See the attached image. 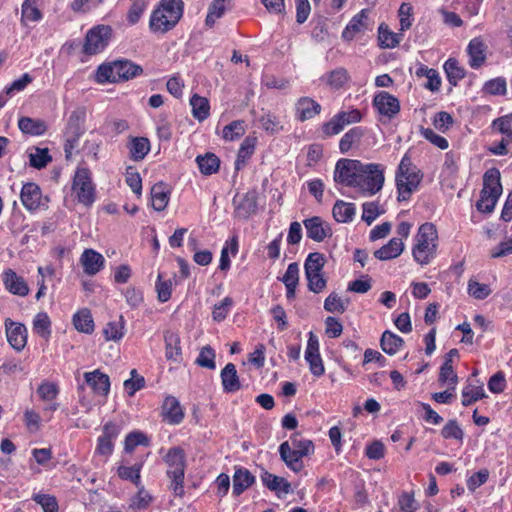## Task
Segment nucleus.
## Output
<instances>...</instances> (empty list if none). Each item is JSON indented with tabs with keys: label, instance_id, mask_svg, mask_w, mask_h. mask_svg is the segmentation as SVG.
I'll use <instances>...</instances> for the list:
<instances>
[{
	"label": "nucleus",
	"instance_id": "774afa93",
	"mask_svg": "<svg viewBox=\"0 0 512 512\" xmlns=\"http://www.w3.org/2000/svg\"><path fill=\"white\" fill-rule=\"evenodd\" d=\"M398 506L401 512H415L419 504L414 499L413 493L403 492L398 498Z\"/></svg>",
	"mask_w": 512,
	"mask_h": 512
},
{
	"label": "nucleus",
	"instance_id": "a878e982",
	"mask_svg": "<svg viewBox=\"0 0 512 512\" xmlns=\"http://www.w3.org/2000/svg\"><path fill=\"white\" fill-rule=\"evenodd\" d=\"M255 482V477L245 468H238L233 475V494L241 495L247 488Z\"/></svg>",
	"mask_w": 512,
	"mask_h": 512
},
{
	"label": "nucleus",
	"instance_id": "5fc2aeb1",
	"mask_svg": "<svg viewBox=\"0 0 512 512\" xmlns=\"http://www.w3.org/2000/svg\"><path fill=\"white\" fill-rule=\"evenodd\" d=\"M215 351L210 345L204 346L195 361L197 365L203 368L213 370L216 368Z\"/></svg>",
	"mask_w": 512,
	"mask_h": 512
},
{
	"label": "nucleus",
	"instance_id": "423d86ee",
	"mask_svg": "<svg viewBox=\"0 0 512 512\" xmlns=\"http://www.w3.org/2000/svg\"><path fill=\"white\" fill-rule=\"evenodd\" d=\"M73 190L80 203L89 206L95 200V188L87 168H78L73 180Z\"/></svg>",
	"mask_w": 512,
	"mask_h": 512
},
{
	"label": "nucleus",
	"instance_id": "e2e57ef3",
	"mask_svg": "<svg viewBox=\"0 0 512 512\" xmlns=\"http://www.w3.org/2000/svg\"><path fill=\"white\" fill-rule=\"evenodd\" d=\"M142 465H134L132 467L120 466L118 468V475L121 479L130 480L136 486L140 484V470Z\"/></svg>",
	"mask_w": 512,
	"mask_h": 512
},
{
	"label": "nucleus",
	"instance_id": "ddd939ff",
	"mask_svg": "<svg viewBox=\"0 0 512 512\" xmlns=\"http://www.w3.org/2000/svg\"><path fill=\"white\" fill-rule=\"evenodd\" d=\"M20 198L23 206L29 211H35L41 205H44L42 203L41 189L37 184L33 182H29L23 185Z\"/></svg>",
	"mask_w": 512,
	"mask_h": 512
},
{
	"label": "nucleus",
	"instance_id": "052dcab7",
	"mask_svg": "<svg viewBox=\"0 0 512 512\" xmlns=\"http://www.w3.org/2000/svg\"><path fill=\"white\" fill-rule=\"evenodd\" d=\"M441 435L444 439H455L462 441L464 432L456 420H449L441 430Z\"/></svg>",
	"mask_w": 512,
	"mask_h": 512
},
{
	"label": "nucleus",
	"instance_id": "49530a36",
	"mask_svg": "<svg viewBox=\"0 0 512 512\" xmlns=\"http://www.w3.org/2000/svg\"><path fill=\"white\" fill-rule=\"evenodd\" d=\"M349 78L348 71L345 68L339 67L329 72L325 77V81L332 89H340L349 80Z\"/></svg>",
	"mask_w": 512,
	"mask_h": 512
},
{
	"label": "nucleus",
	"instance_id": "f8f14e48",
	"mask_svg": "<svg viewBox=\"0 0 512 512\" xmlns=\"http://www.w3.org/2000/svg\"><path fill=\"white\" fill-rule=\"evenodd\" d=\"M303 224L307 237L315 242H322L326 237L332 235L331 227L318 216L305 219Z\"/></svg>",
	"mask_w": 512,
	"mask_h": 512
},
{
	"label": "nucleus",
	"instance_id": "79ce46f5",
	"mask_svg": "<svg viewBox=\"0 0 512 512\" xmlns=\"http://www.w3.org/2000/svg\"><path fill=\"white\" fill-rule=\"evenodd\" d=\"M125 321L123 316L119 320L111 321L103 329L104 337L107 341H119L124 336Z\"/></svg>",
	"mask_w": 512,
	"mask_h": 512
},
{
	"label": "nucleus",
	"instance_id": "0e129e2a",
	"mask_svg": "<svg viewBox=\"0 0 512 512\" xmlns=\"http://www.w3.org/2000/svg\"><path fill=\"white\" fill-rule=\"evenodd\" d=\"M37 393L42 400L51 401L57 397V395L59 393V389L55 383L43 381L39 385V387L37 389Z\"/></svg>",
	"mask_w": 512,
	"mask_h": 512
},
{
	"label": "nucleus",
	"instance_id": "7ed1b4c3",
	"mask_svg": "<svg viewBox=\"0 0 512 512\" xmlns=\"http://www.w3.org/2000/svg\"><path fill=\"white\" fill-rule=\"evenodd\" d=\"M422 180V174L412 163L411 159L405 155L396 172V186L398 190V201H406L410 198L413 191L417 189Z\"/></svg>",
	"mask_w": 512,
	"mask_h": 512
},
{
	"label": "nucleus",
	"instance_id": "de8ad7c7",
	"mask_svg": "<svg viewBox=\"0 0 512 512\" xmlns=\"http://www.w3.org/2000/svg\"><path fill=\"white\" fill-rule=\"evenodd\" d=\"M291 447L296 450V456H309L314 453V444L309 439H300L299 433H295L291 436Z\"/></svg>",
	"mask_w": 512,
	"mask_h": 512
},
{
	"label": "nucleus",
	"instance_id": "4be33fe9",
	"mask_svg": "<svg viewBox=\"0 0 512 512\" xmlns=\"http://www.w3.org/2000/svg\"><path fill=\"white\" fill-rule=\"evenodd\" d=\"M261 480L269 490L274 491L278 496L280 492L284 494L291 492V484L283 477L276 476L264 470L261 473Z\"/></svg>",
	"mask_w": 512,
	"mask_h": 512
},
{
	"label": "nucleus",
	"instance_id": "72a5a7b5",
	"mask_svg": "<svg viewBox=\"0 0 512 512\" xmlns=\"http://www.w3.org/2000/svg\"><path fill=\"white\" fill-rule=\"evenodd\" d=\"M199 170L204 175H211L216 173L220 167V159L214 153H206L199 155L196 158Z\"/></svg>",
	"mask_w": 512,
	"mask_h": 512
},
{
	"label": "nucleus",
	"instance_id": "6e6552de",
	"mask_svg": "<svg viewBox=\"0 0 512 512\" xmlns=\"http://www.w3.org/2000/svg\"><path fill=\"white\" fill-rule=\"evenodd\" d=\"M360 169H362L361 161L340 159L335 166L334 181L348 187H354Z\"/></svg>",
	"mask_w": 512,
	"mask_h": 512
},
{
	"label": "nucleus",
	"instance_id": "338daca9",
	"mask_svg": "<svg viewBox=\"0 0 512 512\" xmlns=\"http://www.w3.org/2000/svg\"><path fill=\"white\" fill-rule=\"evenodd\" d=\"M492 128L496 129L501 134L508 135L512 138V114L495 119L492 122Z\"/></svg>",
	"mask_w": 512,
	"mask_h": 512
},
{
	"label": "nucleus",
	"instance_id": "c85d7f7f",
	"mask_svg": "<svg viewBox=\"0 0 512 512\" xmlns=\"http://www.w3.org/2000/svg\"><path fill=\"white\" fill-rule=\"evenodd\" d=\"M18 127L22 133L32 136H40L47 131V125L43 120L30 117H21L18 120Z\"/></svg>",
	"mask_w": 512,
	"mask_h": 512
},
{
	"label": "nucleus",
	"instance_id": "a18cd8bd",
	"mask_svg": "<svg viewBox=\"0 0 512 512\" xmlns=\"http://www.w3.org/2000/svg\"><path fill=\"white\" fill-rule=\"evenodd\" d=\"M34 152L29 154V164L36 169L45 168L52 161L48 148L35 147Z\"/></svg>",
	"mask_w": 512,
	"mask_h": 512
},
{
	"label": "nucleus",
	"instance_id": "412c9836",
	"mask_svg": "<svg viewBox=\"0 0 512 512\" xmlns=\"http://www.w3.org/2000/svg\"><path fill=\"white\" fill-rule=\"evenodd\" d=\"M164 340L166 359L174 361L176 363L180 362L182 351L180 346L179 335L172 331H166L164 334Z\"/></svg>",
	"mask_w": 512,
	"mask_h": 512
},
{
	"label": "nucleus",
	"instance_id": "3c124183",
	"mask_svg": "<svg viewBox=\"0 0 512 512\" xmlns=\"http://www.w3.org/2000/svg\"><path fill=\"white\" fill-rule=\"evenodd\" d=\"M501 194L489 193V190H481L480 199L476 203L479 211L490 213L494 210Z\"/></svg>",
	"mask_w": 512,
	"mask_h": 512
},
{
	"label": "nucleus",
	"instance_id": "ea45409f",
	"mask_svg": "<svg viewBox=\"0 0 512 512\" xmlns=\"http://www.w3.org/2000/svg\"><path fill=\"white\" fill-rule=\"evenodd\" d=\"M237 212L243 218L249 217L257 211V196L256 192H247L239 204L237 205Z\"/></svg>",
	"mask_w": 512,
	"mask_h": 512
},
{
	"label": "nucleus",
	"instance_id": "f3484780",
	"mask_svg": "<svg viewBox=\"0 0 512 512\" xmlns=\"http://www.w3.org/2000/svg\"><path fill=\"white\" fill-rule=\"evenodd\" d=\"M3 283L6 289L12 294L26 296L29 288L25 280L18 276L12 269H7L3 273Z\"/></svg>",
	"mask_w": 512,
	"mask_h": 512
},
{
	"label": "nucleus",
	"instance_id": "9b49d317",
	"mask_svg": "<svg viewBox=\"0 0 512 512\" xmlns=\"http://www.w3.org/2000/svg\"><path fill=\"white\" fill-rule=\"evenodd\" d=\"M6 334L9 344L16 350L21 351L27 343V329L24 324L16 323L6 319Z\"/></svg>",
	"mask_w": 512,
	"mask_h": 512
},
{
	"label": "nucleus",
	"instance_id": "f03ea898",
	"mask_svg": "<svg viewBox=\"0 0 512 512\" xmlns=\"http://www.w3.org/2000/svg\"><path fill=\"white\" fill-rule=\"evenodd\" d=\"M438 233L435 225L430 222L422 224L416 235V244L412 254L420 265H427L434 258L437 250Z\"/></svg>",
	"mask_w": 512,
	"mask_h": 512
},
{
	"label": "nucleus",
	"instance_id": "6ab92c4d",
	"mask_svg": "<svg viewBox=\"0 0 512 512\" xmlns=\"http://www.w3.org/2000/svg\"><path fill=\"white\" fill-rule=\"evenodd\" d=\"M487 46L479 37L473 38L467 47V52L470 56L469 64L472 68L481 67L486 60Z\"/></svg>",
	"mask_w": 512,
	"mask_h": 512
},
{
	"label": "nucleus",
	"instance_id": "4c0bfd02",
	"mask_svg": "<svg viewBox=\"0 0 512 512\" xmlns=\"http://www.w3.org/2000/svg\"><path fill=\"white\" fill-rule=\"evenodd\" d=\"M190 105L192 106V114L194 118L199 121H203L208 118L210 105L207 98L194 94L190 99Z\"/></svg>",
	"mask_w": 512,
	"mask_h": 512
},
{
	"label": "nucleus",
	"instance_id": "58836bf2",
	"mask_svg": "<svg viewBox=\"0 0 512 512\" xmlns=\"http://www.w3.org/2000/svg\"><path fill=\"white\" fill-rule=\"evenodd\" d=\"M444 70L449 83L456 86L457 83L465 77V69L460 66L459 62L454 58H449L444 64Z\"/></svg>",
	"mask_w": 512,
	"mask_h": 512
},
{
	"label": "nucleus",
	"instance_id": "f257e3e1",
	"mask_svg": "<svg viewBox=\"0 0 512 512\" xmlns=\"http://www.w3.org/2000/svg\"><path fill=\"white\" fill-rule=\"evenodd\" d=\"M143 74V68L129 59H117L101 64L96 73L99 83L126 82Z\"/></svg>",
	"mask_w": 512,
	"mask_h": 512
},
{
	"label": "nucleus",
	"instance_id": "0eeeda50",
	"mask_svg": "<svg viewBox=\"0 0 512 512\" xmlns=\"http://www.w3.org/2000/svg\"><path fill=\"white\" fill-rule=\"evenodd\" d=\"M111 35L112 29L110 26L98 25L90 29L85 37L83 52L93 55L102 51L108 45Z\"/></svg>",
	"mask_w": 512,
	"mask_h": 512
},
{
	"label": "nucleus",
	"instance_id": "b1692460",
	"mask_svg": "<svg viewBox=\"0 0 512 512\" xmlns=\"http://www.w3.org/2000/svg\"><path fill=\"white\" fill-rule=\"evenodd\" d=\"M296 111L300 121H306L318 115L321 111V106L312 98L303 97L298 100L296 104Z\"/></svg>",
	"mask_w": 512,
	"mask_h": 512
},
{
	"label": "nucleus",
	"instance_id": "6e6d98bb",
	"mask_svg": "<svg viewBox=\"0 0 512 512\" xmlns=\"http://www.w3.org/2000/svg\"><path fill=\"white\" fill-rule=\"evenodd\" d=\"M324 264L325 259L323 254L319 252L310 253L304 264L305 275H309L311 272H321Z\"/></svg>",
	"mask_w": 512,
	"mask_h": 512
},
{
	"label": "nucleus",
	"instance_id": "69168bd1",
	"mask_svg": "<svg viewBox=\"0 0 512 512\" xmlns=\"http://www.w3.org/2000/svg\"><path fill=\"white\" fill-rule=\"evenodd\" d=\"M468 293L475 299L483 300L491 293L488 285L470 280L468 282Z\"/></svg>",
	"mask_w": 512,
	"mask_h": 512
},
{
	"label": "nucleus",
	"instance_id": "09e8293b",
	"mask_svg": "<svg viewBox=\"0 0 512 512\" xmlns=\"http://www.w3.org/2000/svg\"><path fill=\"white\" fill-rule=\"evenodd\" d=\"M378 40L382 48H394L400 42L399 35L391 32L384 23L379 26Z\"/></svg>",
	"mask_w": 512,
	"mask_h": 512
},
{
	"label": "nucleus",
	"instance_id": "13d9d810",
	"mask_svg": "<svg viewBox=\"0 0 512 512\" xmlns=\"http://www.w3.org/2000/svg\"><path fill=\"white\" fill-rule=\"evenodd\" d=\"M138 445H149L148 437L142 432H131L125 438L124 449L127 453H131Z\"/></svg>",
	"mask_w": 512,
	"mask_h": 512
},
{
	"label": "nucleus",
	"instance_id": "8fccbe9b",
	"mask_svg": "<svg viewBox=\"0 0 512 512\" xmlns=\"http://www.w3.org/2000/svg\"><path fill=\"white\" fill-rule=\"evenodd\" d=\"M222 134L226 141L239 139L245 134V122L243 120L232 121L223 128Z\"/></svg>",
	"mask_w": 512,
	"mask_h": 512
},
{
	"label": "nucleus",
	"instance_id": "a19ab883",
	"mask_svg": "<svg viewBox=\"0 0 512 512\" xmlns=\"http://www.w3.org/2000/svg\"><path fill=\"white\" fill-rule=\"evenodd\" d=\"M482 190H489V193L501 194L500 172L497 168L489 169L483 177Z\"/></svg>",
	"mask_w": 512,
	"mask_h": 512
},
{
	"label": "nucleus",
	"instance_id": "2eb2a0df",
	"mask_svg": "<svg viewBox=\"0 0 512 512\" xmlns=\"http://www.w3.org/2000/svg\"><path fill=\"white\" fill-rule=\"evenodd\" d=\"M84 378L95 393L107 396L110 390V380L107 374L97 369L92 372H86Z\"/></svg>",
	"mask_w": 512,
	"mask_h": 512
},
{
	"label": "nucleus",
	"instance_id": "c03bdc74",
	"mask_svg": "<svg viewBox=\"0 0 512 512\" xmlns=\"http://www.w3.org/2000/svg\"><path fill=\"white\" fill-rule=\"evenodd\" d=\"M51 321L46 312H39L33 320L34 331L42 338L48 339L51 335Z\"/></svg>",
	"mask_w": 512,
	"mask_h": 512
},
{
	"label": "nucleus",
	"instance_id": "c9c22d12",
	"mask_svg": "<svg viewBox=\"0 0 512 512\" xmlns=\"http://www.w3.org/2000/svg\"><path fill=\"white\" fill-rule=\"evenodd\" d=\"M368 15L362 10L358 15L352 18L346 29L343 31V38L351 40L357 32L367 28Z\"/></svg>",
	"mask_w": 512,
	"mask_h": 512
},
{
	"label": "nucleus",
	"instance_id": "cd10ccee",
	"mask_svg": "<svg viewBox=\"0 0 512 512\" xmlns=\"http://www.w3.org/2000/svg\"><path fill=\"white\" fill-rule=\"evenodd\" d=\"M404 249V244L400 238H392L386 245L374 252V256L382 261L398 257Z\"/></svg>",
	"mask_w": 512,
	"mask_h": 512
},
{
	"label": "nucleus",
	"instance_id": "20e7f679",
	"mask_svg": "<svg viewBox=\"0 0 512 512\" xmlns=\"http://www.w3.org/2000/svg\"><path fill=\"white\" fill-rule=\"evenodd\" d=\"M168 466L167 476L170 479L169 488L175 496H184L185 453L180 447L170 448L164 457Z\"/></svg>",
	"mask_w": 512,
	"mask_h": 512
},
{
	"label": "nucleus",
	"instance_id": "680f3d73",
	"mask_svg": "<svg viewBox=\"0 0 512 512\" xmlns=\"http://www.w3.org/2000/svg\"><path fill=\"white\" fill-rule=\"evenodd\" d=\"M483 91L489 95H505L506 81L502 77L491 79L484 84Z\"/></svg>",
	"mask_w": 512,
	"mask_h": 512
},
{
	"label": "nucleus",
	"instance_id": "39448f33",
	"mask_svg": "<svg viewBox=\"0 0 512 512\" xmlns=\"http://www.w3.org/2000/svg\"><path fill=\"white\" fill-rule=\"evenodd\" d=\"M384 184V170L380 164H363L354 188L367 195L379 192Z\"/></svg>",
	"mask_w": 512,
	"mask_h": 512
},
{
	"label": "nucleus",
	"instance_id": "a211bd4d",
	"mask_svg": "<svg viewBox=\"0 0 512 512\" xmlns=\"http://www.w3.org/2000/svg\"><path fill=\"white\" fill-rule=\"evenodd\" d=\"M84 272L95 275L104 265V257L93 249H85L80 258Z\"/></svg>",
	"mask_w": 512,
	"mask_h": 512
},
{
	"label": "nucleus",
	"instance_id": "bf43d9fd",
	"mask_svg": "<svg viewBox=\"0 0 512 512\" xmlns=\"http://www.w3.org/2000/svg\"><path fill=\"white\" fill-rule=\"evenodd\" d=\"M457 380L458 377L454 372L453 366L451 364V359H445L444 363L440 368L439 381L443 384L447 383L451 385L452 388H454L457 383Z\"/></svg>",
	"mask_w": 512,
	"mask_h": 512
},
{
	"label": "nucleus",
	"instance_id": "9d476101",
	"mask_svg": "<svg viewBox=\"0 0 512 512\" xmlns=\"http://www.w3.org/2000/svg\"><path fill=\"white\" fill-rule=\"evenodd\" d=\"M373 106L381 116L388 120L394 118L400 112L399 100L386 91H380L374 96Z\"/></svg>",
	"mask_w": 512,
	"mask_h": 512
},
{
	"label": "nucleus",
	"instance_id": "7c9ffc66",
	"mask_svg": "<svg viewBox=\"0 0 512 512\" xmlns=\"http://www.w3.org/2000/svg\"><path fill=\"white\" fill-rule=\"evenodd\" d=\"M403 344L404 340L389 330L384 331L380 339L382 350L389 355L396 354Z\"/></svg>",
	"mask_w": 512,
	"mask_h": 512
},
{
	"label": "nucleus",
	"instance_id": "aec40b11",
	"mask_svg": "<svg viewBox=\"0 0 512 512\" xmlns=\"http://www.w3.org/2000/svg\"><path fill=\"white\" fill-rule=\"evenodd\" d=\"M296 450L293 449L288 441H285L279 446V454L281 460L286 466L294 472H299L303 469L304 464L301 456H296Z\"/></svg>",
	"mask_w": 512,
	"mask_h": 512
},
{
	"label": "nucleus",
	"instance_id": "37998d69",
	"mask_svg": "<svg viewBox=\"0 0 512 512\" xmlns=\"http://www.w3.org/2000/svg\"><path fill=\"white\" fill-rule=\"evenodd\" d=\"M158 7L168 14V18H172L177 23L183 16L184 2L182 0H161Z\"/></svg>",
	"mask_w": 512,
	"mask_h": 512
},
{
	"label": "nucleus",
	"instance_id": "5701e85b",
	"mask_svg": "<svg viewBox=\"0 0 512 512\" xmlns=\"http://www.w3.org/2000/svg\"><path fill=\"white\" fill-rule=\"evenodd\" d=\"M86 118L85 107H78L69 116L65 134L80 135L85 132L84 123Z\"/></svg>",
	"mask_w": 512,
	"mask_h": 512
},
{
	"label": "nucleus",
	"instance_id": "f704fd0d",
	"mask_svg": "<svg viewBox=\"0 0 512 512\" xmlns=\"http://www.w3.org/2000/svg\"><path fill=\"white\" fill-rule=\"evenodd\" d=\"M256 142L257 138L254 136H247L244 139L237 154L235 162L236 170H240L245 165L246 160L251 157L254 152Z\"/></svg>",
	"mask_w": 512,
	"mask_h": 512
},
{
	"label": "nucleus",
	"instance_id": "393cba45",
	"mask_svg": "<svg viewBox=\"0 0 512 512\" xmlns=\"http://www.w3.org/2000/svg\"><path fill=\"white\" fill-rule=\"evenodd\" d=\"M163 415L171 424H179L183 420L184 413L179 401L175 397H166L163 403Z\"/></svg>",
	"mask_w": 512,
	"mask_h": 512
},
{
	"label": "nucleus",
	"instance_id": "bb28decb",
	"mask_svg": "<svg viewBox=\"0 0 512 512\" xmlns=\"http://www.w3.org/2000/svg\"><path fill=\"white\" fill-rule=\"evenodd\" d=\"M365 135V129L356 126L351 128L348 132H346L343 137L340 140L339 143V149L340 152L345 154L347 153L351 148L358 147L362 138Z\"/></svg>",
	"mask_w": 512,
	"mask_h": 512
},
{
	"label": "nucleus",
	"instance_id": "e433bc0d",
	"mask_svg": "<svg viewBox=\"0 0 512 512\" xmlns=\"http://www.w3.org/2000/svg\"><path fill=\"white\" fill-rule=\"evenodd\" d=\"M152 206L157 211H163L169 201V192L165 189V185L160 182L151 188Z\"/></svg>",
	"mask_w": 512,
	"mask_h": 512
},
{
	"label": "nucleus",
	"instance_id": "c756f323",
	"mask_svg": "<svg viewBox=\"0 0 512 512\" xmlns=\"http://www.w3.org/2000/svg\"><path fill=\"white\" fill-rule=\"evenodd\" d=\"M355 212L356 210L354 204L346 203L342 200H337L332 209L333 217L339 223H347L352 221Z\"/></svg>",
	"mask_w": 512,
	"mask_h": 512
},
{
	"label": "nucleus",
	"instance_id": "2f4dec72",
	"mask_svg": "<svg viewBox=\"0 0 512 512\" xmlns=\"http://www.w3.org/2000/svg\"><path fill=\"white\" fill-rule=\"evenodd\" d=\"M73 324L79 332L91 334L94 331V321L89 309H81L73 316Z\"/></svg>",
	"mask_w": 512,
	"mask_h": 512
},
{
	"label": "nucleus",
	"instance_id": "603ef678",
	"mask_svg": "<svg viewBox=\"0 0 512 512\" xmlns=\"http://www.w3.org/2000/svg\"><path fill=\"white\" fill-rule=\"evenodd\" d=\"M349 301H344L341 297L332 292L324 301V309L330 313H344Z\"/></svg>",
	"mask_w": 512,
	"mask_h": 512
},
{
	"label": "nucleus",
	"instance_id": "864d4df0",
	"mask_svg": "<svg viewBox=\"0 0 512 512\" xmlns=\"http://www.w3.org/2000/svg\"><path fill=\"white\" fill-rule=\"evenodd\" d=\"M42 17L41 11L38 9L36 5V1L34 0H25L22 4V15L21 22L26 23L27 21L36 22L39 21Z\"/></svg>",
	"mask_w": 512,
	"mask_h": 512
},
{
	"label": "nucleus",
	"instance_id": "473e14b6",
	"mask_svg": "<svg viewBox=\"0 0 512 512\" xmlns=\"http://www.w3.org/2000/svg\"><path fill=\"white\" fill-rule=\"evenodd\" d=\"M130 157L134 161H140L148 154L150 142L145 137H134L129 144Z\"/></svg>",
	"mask_w": 512,
	"mask_h": 512
},
{
	"label": "nucleus",
	"instance_id": "1a4fd4ad",
	"mask_svg": "<svg viewBox=\"0 0 512 512\" xmlns=\"http://www.w3.org/2000/svg\"><path fill=\"white\" fill-rule=\"evenodd\" d=\"M361 118L362 116L358 109H353L349 112L341 111L322 126V131L326 136L336 135L340 133L346 125L357 123Z\"/></svg>",
	"mask_w": 512,
	"mask_h": 512
},
{
	"label": "nucleus",
	"instance_id": "4d7b16f0",
	"mask_svg": "<svg viewBox=\"0 0 512 512\" xmlns=\"http://www.w3.org/2000/svg\"><path fill=\"white\" fill-rule=\"evenodd\" d=\"M463 406H470L472 403L485 397V392L482 385L478 386H467L462 392Z\"/></svg>",
	"mask_w": 512,
	"mask_h": 512
},
{
	"label": "nucleus",
	"instance_id": "dca6fc26",
	"mask_svg": "<svg viewBox=\"0 0 512 512\" xmlns=\"http://www.w3.org/2000/svg\"><path fill=\"white\" fill-rule=\"evenodd\" d=\"M223 391L226 393H234L241 389L242 385L233 363H228L220 373Z\"/></svg>",
	"mask_w": 512,
	"mask_h": 512
},
{
	"label": "nucleus",
	"instance_id": "4468645a",
	"mask_svg": "<svg viewBox=\"0 0 512 512\" xmlns=\"http://www.w3.org/2000/svg\"><path fill=\"white\" fill-rule=\"evenodd\" d=\"M176 24L175 20L168 18V14L158 7L151 14L149 28L154 33L164 34L173 29Z\"/></svg>",
	"mask_w": 512,
	"mask_h": 512
}]
</instances>
